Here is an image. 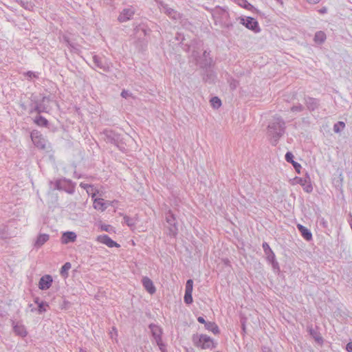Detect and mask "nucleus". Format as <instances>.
Here are the masks:
<instances>
[{"instance_id":"f257e3e1","label":"nucleus","mask_w":352,"mask_h":352,"mask_svg":"<svg viewBox=\"0 0 352 352\" xmlns=\"http://www.w3.org/2000/svg\"><path fill=\"white\" fill-rule=\"evenodd\" d=\"M286 126L285 120L279 116H273L267 126V135L271 137V142L276 146L280 138L285 133Z\"/></svg>"},{"instance_id":"f03ea898","label":"nucleus","mask_w":352,"mask_h":352,"mask_svg":"<svg viewBox=\"0 0 352 352\" xmlns=\"http://www.w3.org/2000/svg\"><path fill=\"white\" fill-rule=\"evenodd\" d=\"M101 133L104 136V140L107 143L115 145L122 152L127 150L126 144L120 133L109 129H104Z\"/></svg>"},{"instance_id":"7ed1b4c3","label":"nucleus","mask_w":352,"mask_h":352,"mask_svg":"<svg viewBox=\"0 0 352 352\" xmlns=\"http://www.w3.org/2000/svg\"><path fill=\"white\" fill-rule=\"evenodd\" d=\"M151 32V29L144 23H141L134 28V35L137 41H135L137 46L141 49L146 47L148 36Z\"/></svg>"},{"instance_id":"20e7f679","label":"nucleus","mask_w":352,"mask_h":352,"mask_svg":"<svg viewBox=\"0 0 352 352\" xmlns=\"http://www.w3.org/2000/svg\"><path fill=\"white\" fill-rule=\"evenodd\" d=\"M192 342L195 346L201 349H212L216 347L217 343L206 334H193Z\"/></svg>"},{"instance_id":"39448f33","label":"nucleus","mask_w":352,"mask_h":352,"mask_svg":"<svg viewBox=\"0 0 352 352\" xmlns=\"http://www.w3.org/2000/svg\"><path fill=\"white\" fill-rule=\"evenodd\" d=\"M165 219L168 224L166 234L170 237H175L178 233V223L172 210H168L165 213Z\"/></svg>"},{"instance_id":"423d86ee","label":"nucleus","mask_w":352,"mask_h":352,"mask_svg":"<svg viewBox=\"0 0 352 352\" xmlns=\"http://www.w3.org/2000/svg\"><path fill=\"white\" fill-rule=\"evenodd\" d=\"M30 138L32 143L38 149L47 151L50 148V144L40 131L33 130L30 132Z\"/></svg>"},{"instance_id":"0eeeda50","label":"nucleus","mask_w":352,"mask_h":352,"mask_svg":"<svg viewBox=\"0 0 352 352\" xmlns=\"http://www.w3.org/2000/svg\"><path fill=\"white\" fill-rule=\"evenodd\" d=\"M75 183L66 178L58 179L55 182V188L59 190H64L69 194H74L75 192Z\"/></svg>"},{"instance_id":"6e6552de","label":"nucleus","mask_w":352,"mask_h":352,"mask_svg":"<svg viewBox=\"0 0 352 352\" xmlns=\"http://www.w3.org/2000/svg\"><path fill=\"white\" fill-rule=\"evenodd\" d=\"M157 3L159 8L162 10L169 18L173 20H177L181 18L180 13L177 10L170 8L167 3L162 0H157Z\"/></svg>"},{"instance_id":"1a4fd4ad","label":"nucleus","mask_w":352,"mask_h":352,"mask_svg":"<svg viewBox=\"0 0 352 352\" xmlns=\"http://www.w3.org/2000/svg\"><path fill=\"white\" fill-rule=\"evenodd\" d=\"M240 20V23L246 27L248 29L253 31L254 33H258L261 32V28L259 27L258 23L253 17L251 16H245L239 18Z\"/></svg>"},{"instance_id":"9d476101","label":"nucleus","mask_w":352,"mask_h":352,"mask_svg":"<svg viewBox=\"0 0 352 352\" xmlns=\"http://www.w3.org/2000/svg\"><path fill=\"white\" fill-rule=\"evenodd\" d=\"M262 246L263 251L267 256V259L270 263H272V267L274 269L279 270L278 263L276 261L275 254L270 248L269 244L267 242H263Z\"/></svg>"},{"instance_id":"9b49d317","label":"nucleus","mask_w":352,"mask_h":352,"mask_svg":"<svg viewBox=\"0 0 352 352\" xmlns=\"http://www.w3.org/2000/svg\"><path fill=\"white\" fill-rule=\"evenodd\" d=\"M93 62L95 67L99 68L104 72H109L111 70V64L105 58L100 57L98 55L93 56Z\"/></svg>"},{"instance_id":"f8f14e48","label":"nucleus","mask_w":352,"mask_h":352,"mask_svg":"<svg viewBox=\"0 0 352 352\" xmlns=\"http://www.w3.org/2000/svg\"><path fill=\"white\" fill-rule=\"evenodd\" d=\"M304 101L307 109L311 112L318 109L320 104L319 99L310 96H305Z\"/></svg>"},{"instance_id":"ddd939ff","label":"nucleus","mask_w":352,"mask_h":352,"mask_svg":"<svg viewBox=\"0 0 352 352\" xmlns=\"http://www.w3.org/2000/svg\"><path fill=\"white\" fill-rule=\"evenodd\" d=\"M134 14L135 9L133 7L124 8L122 10L120 15L118 16V20L120 23L126 22L132 19Z\"/></svg>"},{"instance_id":"4468645a","label":"nucleus","mask_w":352,"mask_h":352,"mask_svg":"<svg viewBox=\"0 0 352 352\" xmlns=\"http://www.w3.org/2000/svg\"><path fill=\"white\" fill-rule=\"evenodd\" d=\"M52 283V276L50 274H45L40 278L38 282V288L41 290H47L50 288Z\"/></svg>"},{"instance_id":"2eb2a0df","label":"nucleus","mask_w":352,"mask_h":352,"mask_svg":"<svg viewBox=\"0 0 352 352\" xmlns=\"http://www.w3.org/2000/svg\"><path fill=\"white\" fill-rule=\"evenodd\" d=\"M148 328L151 330V335L155 342H159L162 339L163 330L159 325L151 323L148 325Z\"/></svg>"},{"instance_id":"dca6fc26","label":"nucleus","mask_w":352,"mask_h":352,"mask_svg":"<svg viewBox=\"0 0 352 352\" xmlns=\"http://www.w3.org/2000/svg\"><path fill=\"white\" fill-rule=\"evenodd\" d=\"M96 240L98 242L104 244L107 246H108L109 248H113V247L119 248L120 247V245L118 243H116V241L112 240L107 234H102V235L98 236Z\"/></svg>"},{"instance_id":"f3484780","label":"nucleus","mask_w":352,"mask_h":352,"mask_svg":"<svg viewBox=\"0 0 352 352\" xmlns=\"http://www.w3.org/2000/svg\"><path fill=\"white\" fill-rule=\"evenodd\" d=\"M307 331L309 335L315 340V341L319 344L323 343V338L320 335V333L318 331V327H316L314 329L312 325L307 326Z\"/></svg>"},{"instance_id":"a211bd4d","label":"nucleus","mask_w":352,"mask_h":352,"mask_svg":"<svg viewBox=\"0 0 352 352\" xmlns=\"http://www.w3.org/2000/svg\"><path fill=\"white\" fill-rule=\"evenodd\" d=\"M142 285L145 289L150 294H153L156 292L155 287L153 285V283L151 279H150L147 276L143 277L142 280Z\"/></svg>"},{"instance_id":"6ab92c4d","label":"nucleus","mask_w":352,"mask_h":352,"mask_svg":"<svg viewBox=\"0 0 352 352\" xmlns=\"http://www.w3.org/2000/svg\"><path fill=\"white\" fill-rule=\"evenodd\" d=\"M298 184H300L305 192H311L313 190L312 185L310 183V178L307 173H306L305 178H298Z\"/></svg>"},{"instance_id":"aec40b11","label":"nucleus","mask_w":352,"mask_h":352,"mask_svg":"<svg viewBox=\"0 0 352 352\" xmlns=\"http://www.w3.org/2000/svg\"><path fill=\"white\" fill-rule=\"evenodd\" d=\"M203 60L200 63V67L204 69L210 68L212 64V58L210 56V52L205 50L203 52Z\"/></svg>"},{"instance_id":"412c9836","label":"nucleus","mask_w":352,"mask_h":352,"mask_svg":"<svg viewBox=\"0 0 352 352\" xmlns=\"http://www.w3.org/2000/svg\"><path fill=\"white\" fill-rule=\"evenodd\" d=\"M76 237L77 236L75 232L67 231L63 234L61 242L63 244L74 242L76 239Z\"/></svg>"},{"instance_id":"4be33fe9","label":"nucleus","mask_w":352,"mask_h":352,"mask_svg":"<svg viewBox=\"0 0 352 352\" xmlns=\"http://www.w3.org/2000/svg\"><path fill=\"white\" fill-rule=\"evenodd\" d=\"M297 228H298V231L300 232L301 236L306 241H310L311 240H312V237H313L312 233L308 228H307L306 227H305L304 226H302L301 224H298Z\"/></svg>"},{"instance_id":"5701e85b","label":"nucleus","mask_w":352,"mask_h":352,"mask_svg":"<svg viewBox=\"0 0 352 352\" xmlns=\"http://www.w3.org/2000/svg\"><path fill=\"white\" fill-rule=\"evenodd\" d=\"M285 160L289 162V163H291L294 168H295L296 171L299 174L300 173V169L302 168L301 165L294 161V155L292 154V153L291 152H287L286 154H285Z\"/></svg>"},{"instance_id":"b1692460","label":"nucleus","mask_w":352,"mask_h":352,"mask_svg":"<svg viewBox=\"0 0 352 352\" xmlns=\"http://www.w3.org/2000/svg\"><path fill=\"white\" fill-rule=\"evenodd\" d=\"M94 208L103 212L107 208V203L102 198H96L94 200Z\"/></svg>"},{"instance_id":"393cba45","label":"nucleus","mask_w":352,"mask_h":352,"mask_svg":"<svg viewBox=\"0 0 352 352\" xmlns=\"http://www.w3.org/2000/svg\"><path fill=\"white\" fill-rule=\"evenodd\" d=\"M50 239V235L47 234H40L34 243V246L37 248H41Z\"/></svg>"},{"instance_id":"a878e982","label":"nucleus","mask_w":352,"mask_h":352,"mask_svg":"<svg viewBox=\"0 0 352 352\" xmlns=\"http://www.w3.org/2000/svg\"><path fill=\"white\" fill-rule=\"evenodd\" d=\"M50 99L48 97H43L42 102L36 103L34 107V110L39 114L41 112H47V108L45 107L44 103L47 101L49 102Z\"/></svg>"},{"instance_id":"bb28decb","label":"nucleus","mask_w":352,"mask_h":352,"mask_svg":"<svg viewBox=\"0 0 352 352\" xmlns=\"http://www.w3.org/2000/svg\"><path fill=\"white\" fill-rule=\"evenodd\" d=\"M327 38L326 34L323 31H318L316 32L314 41L317 44H322Z\"/></svg>"},{"instance_id":"cd10ccee","label":"nucleus","mask_w":352,"mask_h":352,"mask_svg":"<svg viewBox=\"0 0 352 352\" xmlns=\"http://www.w3.org/2000/svg\"><path fill=\"white\" fill-rule=\"evenodd\" d=\"M205 328L208 331H212L215 335L219 334L220 333L218 325L214 322L208 321V322L206 323Z\"/></svg>"},{"instance_id":"c85d7f7f","label":"nucleus","mask_w":352,"mask_h":352,"mask_svg":"<svg viewBox=\"0 0 352 352\" xmlns=\"http://www.w3.org/2000/svg\"><path fill=\"white\" fill-rule=\"evenodd\" d=\"M34 122L39 126L47 127L48 126V120L42 116L37 115L33 120Z\"/></svg>"},{"instance_id":"c756f323","label":"nucleus","mask_w":352,"mask_h":352,"mask_svg":"<svg viewBox=\"0 0 352 352\" xmlns=\"http://www.w3.org/2000/svg\"><path fill=\"white\" fill-rule=\"evenodd\" d=\"M40 73L38 72H32L28 71L25 73H23V76L29 80V81H34L36 79L39 78Z\"/></svg>"},{"instance_id":"7c9ffc66","label":"nucleus","mask_w":352,"mask_h":352,"mask_svg":"<svg viewBox=\"0 0 352 352\" xmlns=\"http://www.w3.org/2000/svg\"><path fill=\"white\" fill-rule=\"evenodd\" d=\"M72 265L69 262L65 263L61 267L60 274L63 277L68 276V271L71 269Z\"/></svg>"},{"instance_id":"2f4dec72","label":"nucleus","mask_w":352,"mask_h":352,"mask_svg":"<svg viewBox=\"0 0 352 352\" xmlns=\"http://www.w3.org/2000/svg\"><path fill=\"white\" fill-rule=\"evenodd\" d=\"M67 46L70 48L72 52L78 54L80 52L79 45L71 42L68 38H65Z\"/></svg>"},{"instance_id":"473e14b6","label":"nucleus","mask_w":352,"mask_h":352,"mask_svg":"<svg viewBox=\"0 0 352 352\" xmlns=\"http://www.w3.org/2000/svg\"><path fill=\"white\" fill-rule=\"evenodd\" d=\"M9 233L8 232V227L4 225L0 226V239H6L9 238Z\"/></svg>"},{"instance_id":"72a5a7b5","label":"nucleus","mask_w":352,"mask_h":352,"mask_svg":"<svg viewBox=\"0 0 352 352\" xmlns=\"http://www.w3.org/2000/svg\"><path fill=\"white\" fill-rule=\"evenodd\" d=\"M345 127V123L342 121H339L334 124L333 125V131L336 133H340Z\"/></svg>"},{"instance_id":"f704fd0d","label":"nucleus","mask_w":352,"mask_h":352,"mask_svg":"<svg viewBox=\"0 0 352 352\" xmlns=\"http://www.w3.org/2000/svg\"><path fill=\"white\" fill-rule=\"evenodd\" d=\"M210 102L214 109H217L221 106V100L217 96L212 97Z\"/></svg>"},{"instance_id":"c9c22d12","label":"nucleus","mask_w":352,"mask_h":352,"mask_svg":"<svg viewBox=\"0 0 352 352\" xmlns=\"http://www.w3.org/2000/svg\"><path fill=\"white\" fill-rule=\"evenodd\" d=\"M49 307V305L47 302L45 301H41L40 303H38V314H41L45 311H47V307Z\"/></svg>"},{"instance_id":"e433bc0d","label":"nucleus","mask_w":352,"mask_h":352,"mask_svg":"<svg viewBox=\"0 0 352 352\" xmlns=\"http://www.w3.org/2000/svg\"><path fill=\"white\" fill-rule=\"evenodd\" d=\"M124 221L129 227L131 228L135 225V220L127 215L124 216Z\"/></svg>"},{"instance_id":"4c0bfd02","label":"nucleus","mask_w":352,"mask_h":352,"mask_svg":"<svg viewBox=\"0 0 352 352\" xmlns=\"http://www.w3.org/2000/svg\"><path fill=\"white\" fill-rule=\"evenodd\" d=\"M192 293V292H185L184 300L187 305H190L193 301Z\"/></svg>"},{"instance_id":"58836bf2","label":"nucleus","mask_w":352,"mask_h":352,"mask_svg":"<svg viewBox=\"0 0 352 352\" xmlns=\"http://www.w3.org/2000/svg\"><path fill=\"white\" fill-rule=\"evenodd\" d=\"M290 109L292 112H301L305 109V107L302 104L298 103L296 105H293Z\"/></svg>"},{"instance_id":"ea45409f","label":"nucleus","mask_w":352,"mask_h":352,"mask_svg":"<svg viewBox=\"0 0 352 352\" xmlns=\"http://www.w3.org/2000/svg\"><path fill=\"white\" fill-rule=\"evenodd\" d=\"M193 289V280L188 279L186 283L185 292H192Z\"/></svg>"},{"instance_id":"a19ab883","label":"nucleus","mask_w":352,"mask_h":352,"mask_svg":"<svg viewBox=\"0 0 352 352\" xmlns=\"http://www.w3.org/2000/svg\"><path fill=\"white\" fill-rule=\"evenodd\" d=\"M239 6L249 10H251L254 8V6L251 3H248L247 0H241L239 3Z\"/></svg>"},{"instance_id":"79ce46f5","label":"nucleus","mask_w":352,"mask_h":352,"mask_svg":"<svg viewBox=\"0 0 352 352\" xmlns=\"http://www.w3.org/2000/svg\"><path fill=\"white\" fill-rule=\"evenodd\" d=\"M155 342L162 352H168L166 349V345L163 342L162 339H161L160 341H157Z\"/></svg>"},{"instance_id":"37998d69","label":"nucleus","mask_w":352,"mask_h":352,"mask_svg":"<svg viewBox=\"0 0 352 352\" xmlns=\"http://www.w3.org/2000/svg\"><path fill=\"white\" fill-rule=\"evenodd\" d=\"M230 87L232 90H234L239 85V81L236 79L232 78L230 81Z\"/></svg>"},{"instance_id":"c03bdc74","label":"nucleus","mask_w":352,"mask_h":352,"mask_svg":"<svg viewBox=\"0 0 352 352\" xmlns=\"http://www.w3.org/2000/svg\"><path fill=\"white\" fill-rule=\"evenodd\" d=\"M215 74L213 72H208V74L206 75V76L204 77V80L205 81H208V80H214V78H215Z\"/></svg>"},{"instance_id":"a18cd8bd","label":"nucleus","mask_w":352,"mask_h":352,"mask_svg":"<svg viewBox=\"0 0 352 352\" xmlns=\"http://www.w3.org/2000/svg\"><path fill=\"white\" fill-rule=\"evenodd\" d=\"M217 9L219 10V14L221 15L223 18H228L229 16V13L224 8H218Z\"/></svg>"},{"instance_id":"49530a36","label":"nucleus","mask_w":352,"mask_h":352,"mask_svg":"<svg viewBox=\"0 0 352 352\" xmlns=\"http://www.w3.org/2000/svg\"><path fill=\"white\" fill-rule=\"evenodd\" d=\"M112 228H113L110 225L102 224L100 226L101 230L108 232H110L111 231Z\"/></svg>"},{"instance_id":"de8ad7c7","label":"nucleus","mask_w":352,"mask_h":352,"mask_svg":"<svg viewBox=\"0 0 352 352\" xmlns=\"http://www.w3.org/2000/svg\"><path fill=\"white\" fill-rule=\"evenodd\" d=\"M222 27L230 30L233 27V24L231 22H225L222 24Z\"/></svg>"},{"instance_id":"09e8293b","label":"nucleus","mask_w":352,"mask_h":352,"mask_svg":"<svg viewBox=\"0 0 352 352\" xmlns=\"http://www.w3.org/2000/svg\"><path fill=\"white\" fill-rule=\"evenodd\" d=\"M80 187H81L83 189L87 190L89 188H91L92 186L91 184H85V183L81 182L80 184Z\"/></svg>"},{"instance_id":"8fccbe9b","label":"nucleus","mask_w":352,"mask_h":352,"mask_svg":"<svg viewBox=\"0 0 352 352\" xmlns=\"http://www.w3.org/2000/svg\"><path fill=\"white\" fill-rule=\"evenodd\" d=\"M342 182H343V175H342V173H340V175H339V180H337L336 183H338V186H342Z\"/></svg>"},{"instance_id":"3c124183","label":"nucleus","mask_w":352,"mask_h":352,"mask_svg":"<svg viewBox=\"0 0 352 352\" xmlns=\"http://www.w3.org/2000/svg\"><path fill=\"white\" fill-rule=\"evenodd\" d=\"M197 321L201 323V324H204V326L206 325V323L208 322V321H206V320L202 317V316H199L197 318Z\"/></svg>"},{"instance_id":"603ef678","label":"nucleus","mask_w":352,"mask_h":352,"mask_svg":"<svg viewBox=\"0 0 352 352\" xmlns=\"http://www.w3.org/2000/svg\"><path fill=\"white\" fill-rule=\"evenodd\" d=\"M346 350L348 352H352V342H349L346 346Z\"/></svg>"},{"instance_id":"864d4df0","label":"nucleus","mask_w":352,"mask_h":352,"mask_svg":"<svg viewBox=\"0 0 352 352\" xmlns=\"http://www.w3.org/2000/svg\"><path fill=\"white\" fill-rule=\"evenodd\" d=\"M129 96V93L128 91L122 90V91L121 92V96L122 98H126Z\"/></svg>"},{"instance_id":"5fc2aeb1","label":"nucleus","mask_w":352,"mask_h":352,"mask_svg":"<svg viewBox=\"0 0 352 352\" xmlns=\"http://www.w3.org/2000/svg\"><path fill=\"white\" fill-rule=\"evenodd\" d=\"M320 224L324 227V228H327V221L322 218L321 220H320Z\"/></svg>"},{"instance_id":"6e6d98bb","label":"nucleus","mask_w":352,"mask_h":352,"mask_svg":"<svg viewBox=\"0 0 352 352\" xmlns=\"http://www.w3.org/2000/svg\"><path fill=\"white\" fill-rule=\"evenodd\" d=\"M14 331H15L17 334L20 335V334L21 333V331L20 327H18L17 325H16V326H14Z\"/></svg>"},{"instance_id":"4d7b16f0","label":"nucleus","mask_w":352,"mask_h":352,"mask_svg":"<svg viewBox=\"0 0 352 352\" xmlns=\"http://www.w3.org/2000/svg\"><path fill=\"white\" fill-rule=\"evenodd\" d=\"M105 202L107 203V206H113V203H117L118 201L114 200L113 201H107Z\"/></svg>"},{"instance_id":"13d9d810","label":"nucleus","mask_w":352,"mask_h":352,"mask_svg":"<svg viewBox=\"0 0 352 352\" xmlns=\"http://www.w3.org/2000/svg\"><path fill=\"white\" fill-rule=\"evenodd\" d=\"M309 3L316 4L318 3L320 0H307Z\"/></svg>"},{"instance_id":"bf43d9fd","label":"nucleus","mask_w":352,"mask_h":352,"mask_svg":"<svg viewBox=\"0 0 352 352\" xmlns=\"http://www.w3.org/2000/svg\"><path fill=\"white\" fill-rule=\"evenodd\" d=\"M241 328H242V330L243 332H245V321L242 322L241 321Z\"/></svg>"},{"instance_id":"052dcab7","label":"nucleus","mask_w":352,"mask_h":352,"mask_svg":"<svg viewBox=\"0 0 352 352\" xmlns=\"http://www.w3.org/2000/svg\"><path fill=\"white\" fill-rule=\"evenodd\" d=\"M41 300H40L39 298H36L34 299V302L38 305V303L41 302Z\"/></svg>"},{"instance_id":"680f3d73","label":"nucleus","mask_w":352,"mask_h":352,"mask_svg":"<svg viewBox=\"0 0 352 352\" xmlns=\"http://www.w3.org/2000/svg\"><path fill=\"white\" fill-rule=\"evenodd\" d=\"M263 352H272V351L270 349L264 348V349H263Z\"/></svg>"},{"instance_id":"e2e57ef3","label":"nucleus","mask_w":352,"mask_h":352,"mask_svg":"<svg viewBox=\"0 0 352 352\" xmlns=\"http://www.w3.org/2000/svg\"><path fill=\"white\" fill-rule=\"evenodd\" d=\"M327 12V9L325 8H323L320 10V12L321 13H325Z\"/></svg>"},{"instance_id":"0e129e2a","label":"nucleus","mask_w":352,"mask_h":352,"mask_svg":"<svg viewBox=\"0 0 352 352\" xmlns=\"http://www.w3.org/2000/svg\"><path fill=\"white\" fill-rule=\"evenodd\" d=\"M78 352H87V351L86 350H85V349H83L80 348V349H79V351H78Z\"/></svg>"},{"instance_id":"69168bd1","label":"nucleus","mask_w":352,"mask_h":352,"mask_svg":"<svg viewBox=\"0 0 352 352\" xmlns=\"http://www.w3.org/2000/svg\"><path fill=\"white\" fill-rule=\"evenodd\" d=\"M26 335H27V331L23 329V338L25 337Z\"/></svg>"},{"instance_id":"338daca9","label":"nucleus","mask_w":352,"mask_h":352,"mask_svg":"<svg viewBox=\"0 0 352 352\" xmlns=\"http://www.w3.org/2000/svg\"><path fill=\"white\" fill-rule=\"evenodd\" d=\"M276 2L280 3V4H283V1L282 0H276Z\"/></svg>"},{"instance_id":"774afa93","label":"nucleus","mask_w":352,"mask_h":352,"mask_svg":"<svg viewBox=\"0 0 352 352\" xmlns=\"http://www.w3.org/2000/svg\"><path fill=\"white\" fill-rule=\"evenodd\" d=\"M237 3L239 5V3L241 1V0H236Z\"/></svg>"}]
</instances>
